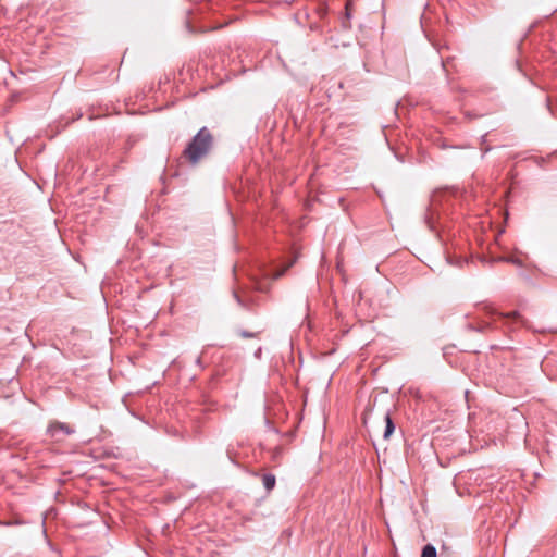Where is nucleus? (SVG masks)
<instances>
[{"instance_id": "obj_6", "label": "nucleus", "mask_w": 557, "mask_h": 557, "mask_svg": "<svg viewBox=\"0 0 557 557\" xmlns=\"http://www.w3.org/2000/svg\"><path fill=\"white\" fill-rule=\"evenodd\" d=\"M421 557H437L436 548L432 544H426L422 548Z\"/></svg>"}, {"instance_id": "obj_4", "label": "nucleus", "mask_w": 557, "mask_h": 557, "mask_svg": "<svg viewBox=\"0 0 557 557\" xmlns=\"http://www.w3.org/2000/svg\"><path fill=\"white\" fill-rule=\"evenodd\" d=\"M275 482H276L275 475H273L271 473H267V474L262 475V483H263L264 488L268 492H270L274 488Z\"/></svg>"}, {"instance_id": "obj_10", "label": "nucleus", "mask_w": 557, "mask_h": 557, "mask_svg": "<svg viewBox=\"0 0 557 557\" xmlns=\"http://www.w3.org/2000/svg\"><path fill=\"white\" fill-rule=\"evenodd\" d=\"M255 355H256L257 358H260V356H261V347L258 348V350L256 351Z\"/></svg>"}, {"instance_id": "obj_2", "label": "nucleus", "mask_w": 557, "mask_h": 557, "mask_svg": "<svg viewBox=\"0 0 557 557\" xmlns=\"http://www.w3.org/2000/svg\"><path fill=\"white\" fill-rule=\"evenodd\" d=\"M47 433L55 441H63L64 437L74 434L75 430L67 423L53 421L48 425Z\"/></svg>"}, {"instance_id": "obj_9", "label": "nucleus", "mask_w": 557, "mask_h": 557, "mask_svg": "<svg viewBox=\"0 0 557 557\" xmlns=\"http://www.w3.org/2000/svg\"><path fill=\"white\" fill-rule=\"evenodd\" d=\"M320 17H323L326 14V9L323 7H319L317 10Z\"/></svg>"}, {"instance_id": "obj_7", "label": "nucleus", "mask_w": 557, "mask_h": 557, "mask_svg": "<svg viewBox=\"0 0 557 557\" xmlns=\"http://www.w3.org/2000/svg\"><path fill=\"white\" fill-rule=\"evenodd\" d=\"M261 331L257 332H248L246 330L238 331V335L243 338H257L260 335Z\"/></svg>"}, {"instance_id": "obj_1", "label": "nucleus", "mask_w": 557, "mask_h": 557, "mask_svg": "<svg viewBox=\"0 0 557 557\" xmlns=\"http://www.w3.org/2000/svg\"><path fill=\"white\" fill-rule=\"evenodd\" d=\"M213 147L214 136L208 127L203 126L188 141L182 152V158L195 166L211 153Z\"/></svg>"}, {"instance_id": "obj_8", "label": "nucleus", "mask_w": 557, "mask_h": 557, "mask_svg": "<svg viewBox=\"0 0 557 557\" xmlns=\"http://www.w3.org/2000/svg\"><path fill=\"white\" fill-rule=\"evenodd\" d=\"M492 327V324L491 322H482L475 330L478 332H486L487 330H490Z\"/></svg>"}, {"instance_id": "obj_11", "label": "nucleus", "mask_w": 557, "mask_h": 557, "mask_svg": "<svg viewBox=\"0 0 557 557\" xmlns=\"http://www.w3.org/2000/svg\"><path fill=\"white\" fill-rule=\"evenodd\" d=\"M234 296L237 299V301L240 302V299H239V297H238V295L236 293L234 294Z\"/></svg>"}, {"instance_id": "obj_5", "label": "nucleus", "mask_w": 557, "mask_h": 557, "mask_svg": "<svg viewBox=\"0 0 557 557\" xmlns=\"http://www.w3.org/2000/svg\"><path fill=\"white\" fill-rule=\"evenodd\" d=\"M385 424L386 425H385L383 436H384V438H388L395 430V424H394V422L391 418V414L388 412L385 414Z\"/></svg>"}, {"instance_id": "obj_3", "label": "nucleus", "mask_w": 557, "mask_h": 557, "mask_svg": "<svg viewBox=\"0 0 557 557\" xmlns=\"http://www.w3.org/2000/svg\"><path fill=\"white\" fill-rule=\"evenodd\" d=\"M483 310L487 317L498 314L504 319H511L516 324L527 326V320L518 311H512L509 313H498L494 308L487 305L483 306Z\"/></svg>"}]
</instances>
